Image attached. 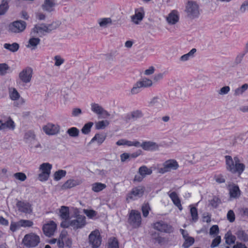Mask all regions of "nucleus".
Wrapping results in <instances>:
<instances>
[{
	"mask_svg": "<svg viewBox=\"0 0 248 248\" xmlns=\"http://www.w3.org/2000/svg\"><path fill=\"white\" fill-rule=\"evenodd\" d=\"M200 7L199 3L193 0H188L185 6V12L188 18L194 19L198 18L200 15Z\"/></svg>",
	"mask_w": 248,
	"mask_h": 248,
	"instance_id": "obj_1",
	"label": "nucleus"
},
{
	"mask_svg": "<svg viewBox=\"0 0 248 248\" xmlns=\"http://www.w3.org/2000/svg\"><path fill=\"white\" fill-rule=\"evenodd\" d=\"M179 167L178 162L174 159H169L164 161L161 165H157V173L163 174L175 171Z\"/></svg>",
	"mask_w": 248,
	"mask_h": 248,
	"instance_id": "obj_2",
	"label": "nucleus"
},
{
	"mask_svg": "<svg viewBox=\"0 0 248 248\" xmlns=\"http://www.w3.org/2000/svg\"><path fill=\"white\" fill-rule=\"evenodd\" d=\"M86 217L82 215H78L76 219L71 220H63L61 223V226L64 228L71 227L74 230L83 228L86 224Z\"/></svg>",
	"mask_w": 248,
	"mask_h": 248,
	"instance_id": "obj_3",
	"label": "nucleus"
},
{
	"mask_svg": "<svg viewBox=\"0 0 248 248\" xmlns=\"http://www.w3.org/2000/svg\"><path fill=\"white\" fill-rule=\"evenodd\" d=\"M52 168V164L48 162L40 164L38 168V180L41 182L46 181L50 176Z\"/></svg>",
	"mask_w": 248,
	"mask_h": 248,
	"instance_id": "obj_4",
	"label": "nucleus"
},
{
	"mask_svg": "<svg viewBox=\"0 0 248 248\" xmlns=\"http://www.w3.org/2000/svg\"><path fill=\"white\" fill-rule=\"evenodd\" d=\"M8 94L10 99L14 101V106L19 108L25 103V100L21 97L17 90L14 87L9 88Z\"/></svg>",
	"mask_w": 248,
	"mask_h": 248,
	"instance_id": "obj_5",
	"label": "nucleus"
},
{
	"mask_svg": "<svg viewBox=\"0 0 248 248\" xmlns=\"http://www.w3.org/2000/svg\"><path fill=\"white\" fill-rule=\"evenodd\" d=\"M40 237L34 233H30L26 234L23 240V244L28 248L35 247L40 243Z\"/></svg>",
	"mask_w": 248,
	"mask_h": 248,
	"instance_id": "obj_6",
	"label": "nucleus"
},
{
	"mask_svg": "<svg viewBox=\"0 0 248 248\" xmlns=\"http://www.w3.org/2000/svg\"><path fill=\"white\" fill-rule=\"evenodd\" d=\"M88 242L92 248H98L102 242V237L98 230L92 231L88 236Z\"/></svg>",
	"mask_w": 248,
	"mask_h": 248,
	"instance_id": "obj_7",
	"label": "nucleus"
},
{
	"mask_svg": "<svg viewBox=\"0 0 248 248\" xmlns=\"http://www.w3.org/2000/svg\"><path fill=\"white\" fill-rule=\"evenodd\" d=\"M33 73V69L31 67H26L19 73L18 78L22 83L28 84L31 81Z\"/></svg>",
	"mask_w": 248,
	"mask_h": 248,
	"instance_id": "obj_8",
	"label": "nucleus"
},
{
	"mask_svg": "<svg viewBox=\"0 0 248 248\" xmlns=\"http://www.w3.org/2000/svg\"><path fill=\"white\" fill-rule=\"evenodd\" d=\"M17 210L26 215H31L33 213L32 204L27 201L17 200L16 203Z\"/></svg>",
	"mask_w": 248,
	"mask_h": 248,
	"instance_id": "obj_9",
	"label": "nucleus"
},
{
	"mask_svg": "<svg viewBox=\"0 0 248 248\" xmlns=\"http://www.w3.org/2000/svg\"><path fill=\"white\" fill-rule=\"evenodd\" d=\"M145 188L143 186H138L133 188L127 196L126 201L135 200L141 197L144 193Z\"/></svg>",
	"mask_w": 248,
	"mask_h": 248,
	"instance_id": "obj_10",
	"label": "nucleus"
},
{
	"mask_svg": "<svg viewBox=\"0 0 248 248\" xmlns=\"http://www.w3.org/2000/svg\"><path fill=\"white\" fill-rule=\"evenodd\" d=\"M129 223L134 228L139 227L141 223V217L140 213L136 210H132L129 215Z\"/></svg>",
	"mask_w": 248,
	"mask_h": 248,
	"instance_id": "obj_11",
	"label": "nucleus"
},
{
	"mask_svg": "<svg viewBox=\"0 0 248 248\" xmlns=\"http://www.w3.org/2000/svg\"><path fill=\"white\" fill-rule=\"evenodd\" d=\"M25 22L18 20L10 23L8 25V30L14 33H19L23 31L26 28Z\"/></svg>",
	"mask_w": 248,
	"mask_h": 248,
	"instance_id": "obj_12",
	"label": "nucleus"
},
{
	"mask_svg": "<svg viewBox=\"0 0 248 248\" xmlns=\"http://www.w3.org/2000/svg\"><path fill=\"white\" fill-rule=\"evenodd\" d=\"M145 16V11L143 7L135 9V14L131 16V21L135 25H139L142 21Z\"/></svg>",
	"mask_w": 248,
	"mask_h": 248,
	"instance_id": "obj_13",
	"label": "nucleus"
},
{
	"mask_svg": "<svg viewBox=\"0 0 248 248\" xmlns=\"http://www.w3.org/2000/svg\"><path fill=\"white\" fill-rule=\"evenodd\" d=\"M56 228V224L53 221H50L44 225L43 231L46 236L50 237L54 234Z\"/></svg>",
	"mask_w": 248,
	"mask_h": 248,
	"instance_id": "obj_14",
	"label": "nucleus"
},
{
	"mask_svg": "<svg viewBox=\"0 0 248 248\" xmlns=\"http://www.w3.org/2000/svg\"><path fill=\"white\" fill-rule=\"evenodd\" d=\"M165 18L169 25H174L179 21V12L176 10H173L166 16Z\"/></svg>",
	"mask_w": 248,
	"mask_h": 248,
	"instance_id": "obj_15",
	"label": "nucleus"
},
{
	"mask_svg": "<svg viewBox=\"0 0 248 248\" xmlns=\"http://www.w3.org/2000/svg\"><path fill=\"white\" fill-rule=\"evenodd\" d=\"M91 109L97 115H102L104 118H107L110 116V114L98 104L92 103L91 104Z\"/></svg>",
	"mask_w": 248,
	"mask_h": 248,
	"instance_id": "obj_16",
	"label": "nucleus"
},
{
	"mask_svg": "<svg viewBox=\"0 0 248 248\" xmlns=\"http://www.w3.org/2000/svg\"><path fill=\"white\" fill-rule=\"evenodd\" d=\"M154 228L160 232H170L173 231L172 227L165 222L161 221L155 223L153 224Z\"/></svg>",
	"mask_w": 248,
	"mask_h": 248,
	"instance_id": "obj_17",
	"label": "nucleus"
},
{
	"mask_svg": "<svg viewBox=\"0 0 248 248\" xmlns=\"http://www.w3.org/2000/svg\"><path fill=\"white\" fill-rule=\"evenodd\" d=\"M180 231L185 240L183 244V247L184 248H189L194 243V238L192 237L189 236V234L187 231H185V230L180 229Z\"/></svg>",
	"mask_w": 248,
	"mask_h": 248,
	"instance_id": "obj_18",
	"label": "nucleus"
},
{
	"mask_svg": "<svg viewBox=\"0 0 248 248\" xmlns=\"http://www.w3.org/2000/svg\"><path fill=\"white\" fill-rule=\"evenodd\" d=\"M140 146L145 151H156L159 148V145L155 142L152 141H143L140 143Z\"/></svg>",
	"mask_w": 248,
	"mask_h": 248,
	"instance_id": "obj_19",
	"label": "nucleus"
},
{
	"mask_svg": "<svg viewBox=\"0 0 248 248\" xmlns=\"http://www.w3.org/2000/svg\"><path fill=\"white\" fill-rule=\"evenodd\" d=\"M46 33H48L46 30V25L42 24L35 25L32 29L31 34L33 36L38 35L39 36H41Z\"/></svg>",
	"mask_w": 248,
	"mask_h": 248,
	"instance_id": "obj_20",
	"label": "nucleus"
},
{
	"mask_svg": "<svg viewBox=\"0 0 248 248\" xmlns=\"http://www.w3.org/2000/svg\"><path fill=\"white\" fill-rule=\"evenodd\" d=\"M82 183V181L80 179H70L62 186L61 188L62 190L70 189L81 185Z\"/></svg>",
	"mask_w": 248,
	"mask_h": 248,
	"instance_id": "obj_21",
	"label": "nucleus"
},
{
	"mask_svg": "<svg viewBox=\"0 0 248 248\" xmlns=\"http://www.w3.org/2000/svg\"><path fill=\"white\" fill-rule=\"evenodd\" d=\"M43 130L47 135H55L59 133L60 126L57 124H47L46 125L44 126Z\"/></svg>",
	"mask_w": 248,
	"mask_h": 248,
	"instance_id": "obj_22",
	"label": "nucleus"
},
{
	"mask_svg": "<svg viewBox=\"0 0 248 248\" xmlns=\"http://www.w3.org/2000/svg\"><path fill=\"white\" fill-rule=\"evenodd\" d=\"M23 139L29 146L31 149H33V144L36 142L35 135L34 132L31 131L26 132Z\"/></svg>",
	"mask_w": 248,
	"mask_h": 248,
	"instance_id": "obj_23",
	"label": "nucleus"
},
{
	"mask_svg": "<svg viewBox=\"0 0 248 248\" xmlns=\"http://www.w3.org/2000/svg\"><path fill=\"white\" fill-rule=\"evenodd\" d=\"M228 189L230 198L236 199L240 197L241 191L238 186L235 184H230L228 185Z\"/></svg>",
	"mask_w": 248,
	"mask_h": 248,
	"instance_id": "obj_24",
	"label": "nucleus"
},
{
	"mask_svg": "<svg viewBox=\"0 0 248 248\" xmlns=\"http://www.w3.org/2000/svg\"><path fill=\"white\" fill-rule=\"evenodd\" d=\"M98 24L101 29H106L113 24L112 19L110 17H102L97 20Z\"/></svg>",
	"mask_w": 248,
	"mask_h": 248,
	"instance_id": "obj_25",
	"label": "nucleus"
},
{
	"mask_svg": "<svg viewBox=\"0 0 248 248\" xmlns=\"http://www.w3.org/2000/svg\"><path fill=\"white\" fill-rule=\"evenodd\" d=\"M143 116V113L140 109H136L132 111L126 116L127 120H137L142 118Z\"/></svg>",
	"mask_w": 248,
	"mask_h": 248,
	"instance_id": "obj_26",
	"label": "nucleus"
},
{
	"mask_svg": "<svg viewBox=\"0 0 248 248\" xmlns=\"http://www.w3.org/2000/svg\"><path fill=\"white\" fill-rule=\"evenodd\" d=\"M116 144L118 146L127 145L128 146L140 147V142L137 140L130 141L125 139H121L118 140Z\"/></svg>",
	"mask_w": 248,
	"mask_h": 248,
	"instance_id": "obj_27",
	"label": "nucleus"
},
{
	"mask_svg": "<svg viewBox=\"0 0 248 248\" xmlns=\"http://www.w3.org/2000/svg\"><path fill=\"white\" fill-rule=\"evenodd\" d=\"M234 159L235 162L234 171H232V172H238L239 174H241L244 171L245 166L243 164L240 163L238 157H234Z\"/></svg>",
	"mask_w": 248,
	"mask_h": 248,
	"instance_id": "obj_28",
	"label": "nucleus"
},
{
	"mask_svg": "<svg viewBox=\"0 0 248 248\" xmlns=\"http://www.w3.org/2000/svg\"><path fill=\"white\" fill-rule=\"evenodd\" d=\"M34 36L32 35V37L29 40L28 44L26 45L27 47L31 50L36 49L40 42V40L39 38L34 37Z\"/></svg>",
	"mask_w": 248,
	"mask_h": 248,
	"instance_id": "obj_29",
	"label": "nucleus"
},
{
	"mask_svg": "<svg viewBox=\"0 0 248 248\" xmlns=\"http://www.w3.org/2000/svg\"><path fill=\"white\" fill-rule=\"evenodd\" d=\"M169 196L172 201L173 203L179 208L180 210H182V206L181 204L180 200L178 195L175 192H172L169 194Z\"/></svg>",
	"mask_w": 248,
	"mask_h": 248,
	"instance_id": "obj_30",
	"label": "nucleus"
},
{
	"mask_svg": "<svg viewBox=\"0 0 248 248\" xmlns=\"http://www.w3.org/2000/svg\"><path fill=\"white\" fill-rule=\"evenodd\" d=\"M54 6V0H45L42 7L44 10L51 12L53 10Z\"/></svg>",
	"mask_w": 248,
	"mask_h": 248,
	"instance_id": "obj_31",
	"label": "nucleus"
},
{
	"mask_svg": "<svg viewBox=\"0 0 248 248\" xmlns=\"http://www.w3.org/2000/svg\"><path fill=\"white\" fill-rule=\"evenodd\" d=\"M226 163L227 166V169L232 172L234 171L235 162L234 159H232L230 155H226L225 156Z\"/></svg>",
	"mask_w": 248,
	"mask_h": 248,
	"instance_id": "obj_32",
	"label": "nucleus"
},
{
	"mask_svg": "<svg viewBox=\"0 0 248 248\" xmlns=\"http://www.w3.org/2000/svg\"><path fill=\"white\" fill-rule=\"evenodd\" d=\"M91 187L92 191L94 192H99L105 189L107 186L106 184L102 183L96 182L92 184Z\"/></svg>",
	"mask_w": 248,
	"mask_h": 248,
	"instance_id": "obj_33",
	"label": "nucleus"
},
{
	"mask_svg": "<svg viewBox=\"0 0 248 248\" xmlns=\"http://www.w3.org/2000/svg\"><path fill=\"white\" fill-rule=\"evenodd\" d=\"M60 216L63 220H68L69 218V208L67 206H62L60 210Z\"/></svg>",
	"mask_w": 248,
	"mask_h": 248,
	"instance_id": "obj_34",
	"label": "nucleus"
},
{
	"mask_svg": "<svg viewBox=\"0 0 248 248\" xmlns=\"http://www.w3.org/2000/svg\"><path fill=\"white\" fill-rule=\"evenodd\" d=\"M15 124L10 117H9L7 121L3 123V130L9 129L14 130L15 129Z\"/></svg>",
	"mask_w": 248,
	"mask_h": 248,
	"instance_id": "obj_35",
	"label": "nucleus"
},
{
	"mask_svg": "<svg viewBox=\"0 0 248 248\" xmlns=\"http://www.w3.org/2000/svg\"><path fill=\"white\" fill-rule=\"evenodd\" d=\"M138 173L145 178L146 175H151L152 173V170L144 165L139 168Z\"/></svg>",
	"mask_w": 248,
	"mask_h": 248,
	"instance_id": "obj_36",
	"label": "nucleus"
},
{
	"mask_svg": "<svg viewBox=\"0 0 248 248\" xmlns=\"http://www.w3.org/2000/svg\"><path fill=\"white\" fill-rule=\"evenodd\" d=\"M248 84L247 83L244 84L241 86L235 89L234 91V95L235 96L242 95L248 90Z\"/></svg>",
	"mask_w": 248,
	"mask_h": 248,
	"instance_id": "obj_37",
	"label": "nucleus"
},
{
	"mask_svg": "<svg viewBox=\"0 0 248 248\" xmlns=\"http://www.w3.org/2000/svg\"><path fill=\"white\" fill-rule=\"evenodd\" d=\"M142 88L151 87L153 85V80L147 78H144L138 81Z\"/></svg>",
	"mask_w": 248,
	"mask_h": 248,
	"instance_id": "obj_38",
	"label": "nucleus"
},
{
	"mask_svg": "<svg viewBox=\"0 0 248 248\" xmlns=\"http://www.w3.org/2000/svg\"><path fill=\"white\" fill-rule=\"evenodd\" d=\"M106 136L103 134H96L94 137L91 140L90 143L96 141L98 144H101L105 140Z\"/></svg>",
	"mask_w": 248,
	"mask_h": 248,
	"instance_id": "obj_39",
	"label": "nucleus"
},
{
	"mask_svg": "<svg viewBox=\"0 0 248 248\" xmlns=\"http://www.w3.org/2000/svg\"><path fill=\"white\" fill-rule=\"evenodd\" d=\"M4 48L12 52L17 51L19 47V45L16 43H14L12 44L6 43L4 44Z\"/></svg>",
	"mask_w": 248,
	"mask_h": 248,
	"instance_id": "obj_40",
	"label": "nucleus"
},
{
	"mask_svg": "<svg viewBox=\"0 0 248 248\" xmlns=\"http://www.w3.org/2000/svg\"><path fill=\"white\" fill-rule=\"evenodd\" d=\"M109 122L108 120H102L95 123V128L97 130L103 129L108 126Z\"/></svg>",
	"mask_w": 248,
	"mask_h": 248,
	"instance_id": "obj_41",
	"label": "nucleus"
},
{
	"mask_svg": "<svg viewBox=\"0 0 248 248\" xmlns=\"http://www.w3.org/2000/svg\"><path fill=\"white\" fill-rule=\"evenodd\" d=\"M9 0H2L0 4V16L4 15L9 8Z\"/></svg>",
	"mask_w": 248,
	"mask_h": 248,
	"instance_id": "obj_42",
	"label": "nucleus"
},
{
	"mask_svg": "<svg viewBox=\"0 0 248 248\" xmlns=\"http://www.w3.org/2000/svg\"><path fill=\"white\" fill-rule=\"evenodd\" d=\"M196 48H192L188 53L182 55L180 58V60L182 62H186L188 61L190 58L193 57L194 54L196 53Z\"/></svg>",
	"mask_w": 248,
	"mask_h": 248,
	"instance_id": "obj_43",
	"label": "nucleus"
},
{
	"mask_svg": "<svg viewBox=\"0 0 248 248\" xmlns=\"http://www.w3.org/2000/svg\"><path fill=\"white\" fill-rule=\"evenodd\" d=\"M66 235L67 233L65 232H62L61 233L57 242V245L59 248H63L64 240L67 238Z\"/></svg>",
	"mask_w": 248,
	"mask_h": 248,
	"instance_id": "obj_44",
	"label": "nucleus"
},
{
	"mask_svg": "<svg viewBox=\"0 0 248 248\" xmlns=\"http://www.w3.org/2000/svg\"><path fill=\"white\" fill-rule=\"evenodd\" d=\"M225 238L226 240V243L228 245H231L234 243L236 240L235 236L232 235L230 232H227L225 234Z\"/></svg>",
	"mask_w": 248,
	"mask_h": 248,
	"instance_id": "obj_45",
	"label": "nucleus"
},
{
	"mask_svg": "<svg viewBox=\"0 0 248 248\" xmlns=\"http://www.w3.org/2000/svg\"><path fill=\"white\" fill-rule=\"evenodd\" d=\"M66 174V171L64 170H60L56 171L54 173V179L56 181H59L62 178L64 177Z\"/></svg>",
	"mask_w": 248,
	"mask_h": 248,
	"instance_id": "obj_46",
	"label": "nucleus"
},
{
	"mask_svg": "<svg viewBox=\"0 0 248 248\" xmlns=\"http://www.w3.org/2000/svg\"><path fill=\"white\" fill-rule=\"evenodd\" d=\"M60 24L61 23L59 21H55L51 23V24L46 25L47 32L49 33L52 31L56 30L60 26Z\"/></svg>",
	"mask_w": 248,
	"mask_h": 248,
	"instance_id": "obj_47",
	"label": "nucleus"
},
{
	"mask_svg": "<svg viewBox=\"0 0 248 248\" xmlns=\"http://www.w3.org/2000/svg\"><path fill=\"white\" fill-rule=\"evenodd\" d=\"M141 86L139 84V82L137 81L131 89L130 91V93L131 95H135L139 93L140 92V88Z\"/></svg>",
	"mask_w": 248,
	"mask_h": 248,
	"instance_id": "obj_48",
	"label": "nucleus"
},
{
	"mask_svg": "<svg viewBox=\"0 0 248 248\" xmlns=\"http://www.w3.org/2000/svg\"><path fill=\"white\" fill-rule=\"evenodd\" d=\"M18 225L23 227H31L33 225V222L30 220L21 219L18 221Z\"/></svg>",
	"mask_w": 248,
	"mask_h": 248,
	"instance_id": "obj_49",
	"label": "nucleus"
},
{
	"mask_svg": "<svg viewBox=\"0 0 248 248\" xmlns=\"http://www.w3.org/2000/svg\"><path fill=\"white\" fill-rule=\"evenodd\" d=\"M67 134L72 137H77L79 135V130L76 127H72L67 131Z\"/></svg>",
	"mask_w": 248,
	"mask_h": 248,
	"instance_id": "obj_50",
	"label": "nucleus"
},
{
	"mask_svg": "<svg viewBox=\"0 0 248 248\" xmlns=\"http://www.w3.org/2000/svg\"><path fill=\"white\" fill-rule=\"evenodd\" d=\"M93 124V122H89L86 124L81 129L82 132L85 134H88L90 132L91 128Z\"/></svg>",
	"mask_w": 248,
	"mask_h": 248,
	"instance_id": "obj_51",
	"label": "nucleus"
},
{
	"mask_svg": "<svg viewBox=\"0 0 248 248\" xmlns=\"http://www.w3.org/2000/svg\"><path fill=\"white\" fill-rule=\"evenodd\" d=\"M108 244V248H119L118 241L115 238L109 239Z\"/></svg>",
	"mask_w": 248,
	"mask_h": 248,
	"instance_id": "obj_52",
	"label": "nucleus"
},
{
	"mask_svg": "<svg viewBox=\"0 0 248 248\" xmlns=\"http://www.w3.org/2000/svg\"><path fill=\"white\" fill-rule=\"evenodd\" d=\"M237 237L241 240L243 241H248V237L247 234L243 231H239L237 232Z\"/></svg>",
	"mask_w": 248,
	"mask_h": 248,
	"instance_id": "obj_53",
	"label": "nucleus"
},
{
	"mask_svg": "<svg viewBox=\"0 0 248 248\" xmlns=\"http://www.w3.org/2000/svg\"><path fill=\"white\" fill-rule=\"evenodd\" d=\"M15 178L20 181H24L27 179L26 174L23 172H16L13 175Z\"/></svg>",
	"mask_w": 248,
	"mask_h": 248,
	"instance_id": "obj_54",
	"label": "nucleus"
},
{
	"mask_svg": "<svg viewBox=\"0 0 248 248\" xmlns=\"http://www.w3.org/2000/svg\"><path fill=\"white\" fill-rule=\"evenodd\" d=\"M83 212L89 218H93L97 215V212L93 210L84 209Z\"/></svg>",
	"mask_w": 248,
	"mask_h": 248,
	"instance_id": "obj_55",
	"label": "nucleus"
},
{
	"mask_svg": "<svg viewBox=\"0 0 248 248\" xmlns=\"http://www.w3.org/2000/svg\"><path fill=\"white\" fill-rule=\"evenodd\" d=\"M190 214L193 221L195 222L198 220V215L196 207H192L190 208Z\"/></svg>",
	"mask_w": 248,
	"mask_h": 248,
	"instance_id": "obj_56",
	"label": "nucleus"
},
{
	"mask_svg": "<svg viewBox=\"0 0 248 248\" xmlns=\"http://www.w3.org/2000/svg\"><path fill=\"white\" fill-rule=\"evenodd\" d=\"M9 67L6 63H0V75H4L7 73Z\"/></svg>",
	"mask_w": 248,
	"mask_h": 248,
	"instance_id": "obj_57",
	"label": "nucleus"
},
{
	"mask_svg": "<svg viewBox=\"0 0 248 248\" xmlns=\"http://www.w3.org/2000/svg\"><path fill=\"white\" fill-rule=\"evenodd\" d=\"M150 210V207L148 203L144 204L142 206V212L143 214V216L144 217H147L149 214V210Z\"/></svg>",
	"mask_w": 248,
	"mask_h": 248,
	"instance_id": "obj_58",
	"label": "nucleus"
},
{
	"mask_svg": "<svg viewBox=\"0 0 248 248\" xmlns=\"http://www.w3.org/2000/svg\"><path fill=\"white\" fill-rule=\"evenodd\" d=\"M55 65L56 66H60L63 62L64 60L60 56H56L54 57Z\"/></svg>",
	"mask_w": 248,
	"mask_h": 248,
	"instance_id": "obj_59",
	"label": "nucleus"
},
{
	"mask_svg": "<svg viewBox=\"0 0 248 248\" xmlns=\"http://www.w3.org/2000/svg\"><path fill=\"white\" fill-rule=\"evenodd\" d=\"M230 91V88L228 86H226L220 88L218 93L219 95H224L227 94Z\"/></svg>",
	"mask_w": 248,
	"mask_h": 248,
	"instance_id": "obj_60",
	"label": "nucleus"
},
{
	"mask_svg": "<svg viewBox=\"0 0 248 248\" xmlns=\"http://www.w3.org/2000/svg\"><path fill=\"white\" fill-rule=\"evenodd\" d=\"M155 72V68L153 66H150L148 68L146 69L144 71V75L145 76H150L153 75Z\"/></svg>",
	"mask_w": 248,
	"mask_h": 248,
	"instance_id": "obj_61",
	"label": "nucleus"
},
{
	"mask_svg": "<svg viewBox=\"0 0 248 248\" xmlns=\"http://www.w3.org/2000/svg\"><path fill=\"white\" fill-rule=\"evenodd\" d=\"M221 241V237L219 236L216 237L212 241L211 247L212 248H215L218 246Z\"/></svg>",
	"mask_w": 248,
	"mask_h": 248,
	"instance_id": "obj_62",
	"label": "nucleus"
},
{
	"mask_svg": "<svg viewBox=\"0 0 248 248\" xmlns=\"http://www.w3.org/2000/svg\"><path fill=\"white\" fill-rule=\"evenodd\" d=\"M239 10L241 13H244L248 10V0L244 1L241 5Z\"/></svg>",
	"mask_w": 248,
	"mask_h": 248,
	"instance_id": "obj_63",
	"label": "nucleus"
},
{
	"mask_svg": "<svg viewBox=\"0 0 248 248\" xmlns=\"http://www.w3.org/2000/svg\"><path fill=\"white\" fill-rule=\"evenodd\" d=\"M219 229L217 225H213L210 229V234L211 235L217 234L218 232Z\"/></svg>",
	"mask_w": 248,
	"mask_h": 248,
	"instance_id": "obj_64",
	"label": "nucleus"
}]
</instances>
